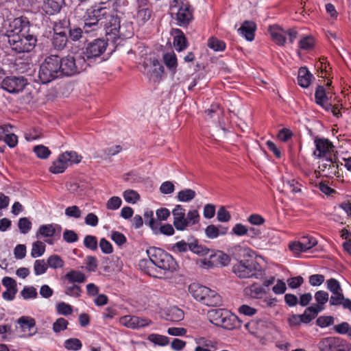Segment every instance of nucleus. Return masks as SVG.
Here are the masks:
<instances>
[{
	"instance_id": "f257e3e1",
	"label": "nucleus",
	"mask_w": 351,
	"mask_h": 351,
	"mask_svg": "<svg viewBox=\"0 0 351 351\" xmlns=\"http://www.w3.org/2000/svg\"><path fill=\"white\" fill-rule=\"evenodd\" d=\"M29 22L26 17L14 19L6 31L8 41L17 53L31 51L36 46L37 38L29 34Z\"/></svg>"
},
{
	"instance_id": "f03ea898",
	"label": "nucleus",
	"mask_w": 351,
	"mask_h": 351,
	"mask_svg": "<svg viewBox=\"0 0 351 351\" xmlns=\"http://www.w3.org/2000/svg\"><path fill=\"white\" fill-rule=\"evenodd\" d=\"M106 2L101 1L88 8L83 3L78 4L75 10V16L84 21V31L90 33L97 29L99 22L105 17L108 12V8L104 6Z\"/></svg>"
},
{
	"instance_id": "7ed1b4c3",
	"label": "nucleus",
	"mask_w": 351,
	"mask_h": 351,
	"mask_svg": "<svg viewBox=\"0 0 351 351\" xmlns=\"http://www.w3.org/2000/svg\"><path fill=\"white\" fill-rule=\"evenodd\" d=\"M232 272L240 278L262 279L265 276L264 268L254 258L239 261L232 267Z\"/></svg>"
},
{
	"instance_id": "20e7f679",
	"label": "nucleus",
	"mask_w": 351,
	"mask_h": 351,
	"mask_svg": "<svg viewBox=\"0 0 351 351\" xmlns=\"http://www.w3.org/2000/svg\"><path fill=\"white\" fill-rule=\"evenodd\" d=\"M60 57L57 55H50L45 58L40 64L38 77L40 82L47 84L51 81L61 77L62 73L60 71Z\"/></svg>"
},
{
	"instance_id": "39448f33",
	"label": "nucleus",
	"mask_w": 351,
	"mask_h": 351,
	"mask_svg": "<svg viewBox=\"0 0 351 351\" xmlns=\"http://www.w3.org/2000/svg\"><path fill=\"white\" fill-rule=\"evenodd\" d=\"M189 290L196 300L204 305L215 306L221 303V297L215 291L207 287L193 283L189 285Z\"/></svg>"
},
{
	"instance_id": "423d86ee",
	"label": "nucleus",
	"mask_w": 351,
	"mask_h": 351,
	"mask_svg": "<svg viewBox=\"0 0 351 351\" xmlns=\"http://www.w3.org/2000/svg\"><path fill=\"white\" fill-rule=\"evenodd\" d=\"M147 254L152 264L165 271L173 272L178 267L177 262L173 257L161 248L150 247Z\"/></svg>"
},
{
	"instance_id": "0eeeda50",
	"label": "nucleus",
	"mask_w": 351,
	"mask_h": 351,
	"mask_svg": "<svg viewBox=\"0 0 351 351\" xmlns=\"http://www.w3.org/2000/svg\"><path fill=\"white\" fill-rule=\"evenodd\" d=\"M60 71L62 73V77L64 75L71 76L78 73L86 69V59L84 56H77L74 58L71 56L60 58Z\"/></svg>"
},
{
	"instance_id": "6e6552de",
	"label": "nucleus",
	"mask_w": 351,
	"mask_h": 351,
	"mask_svg": "<svg viewBox=\"0 0 351 351\" xmlns=\"http://www.w3.org/2000/svg\"><path fill=\"white\" fill-rule=\"evenodd\" d=\"M141 72L150 82L159 83L164 73V67L156 58H150L143 64Z\"/></svg>"
},
{
	"instance_id": "1a4fd4ad",
	"label": "nucleus",
	"mask_w": 351,
	"mask_h": 351,
	"mask_svg": "<svg viewBox=\"0 0 351 351\" xmlns=\"http://www.w3.org/2000/svg\"><path fill=\"white\" fill-rule=\"evenodd\" d=\"M318 347L320 351H350V345L340 337H328L322 339Z\"/></svg>"
},
{
	"instance_id": "9d476101",
	"label": "nucleus",
	"mask_w": 351,
	"mask_h": 351,
	"mask_svg": "<svg viewBox=\"0 0 351 351\" xmlns=\"http://www.w3.org/2000/svg\"><path fill=\"white\" fill-rule=\"evenodd\" d=\"M27 80L23 76L10 75L5 77L1 82V88L9 93L18 94L27 85Z\"/></svg>"
},
{
	"instance_id": "9b49d317",
	"label": "nucleus",
	"mask_w": 351,
	"mask_h": 351,
	"mask_svg": "<svg viewBox=\"0 0 351 351\" xmlns=\"http://www.w3.org/2000/svg\"><path fill=\"white\" fill-rule=\"evenodd\" d=\"M126 3L125 0H113V12H116L115 15L111 13V36L114 35L113 39L117 38V32L120 29V19L123 14V8L127 5Z\"/></svg>"
},
{
	"instance_id": "f8f14e48",
	"label": "nucleus",
	"mask_w": 351,
	"mask_h": 351,
	"mask_svg": "<svg viewBox=\"0 0 351 351\" xmlns=\"http://www.w3.org/2000/svg\"><path fill=\"white\" fill-rule=\"evenodd\" d=\"M69 23V20L64 19L56 24L53 27V35L51 38V44L56 50L61 51L64 49L68 42L67 32H58L62 27V24L66 25Z\"/></svg>"
},
{
	"instance_id": "ddd939ff",
	"label": "nucleus",
	"mask_w": 351,
	"mask_h": 351,
	"mask_svg": "<svg viewBox=\"0 0 351 351\" xmlns=\"http://www.w3.org/2000/svg\"><path fill=\"white\" fill-rule=\"evenodd\" d=\"M315 150L313 155L317 158H325L333 155L334 145L328 138L316 136L314 140Z\"/></svg>"
},
{
	"instance_id": "4468645a",
	"label": "nucleus",
	"mask_w": 351,
	"mask_h": 351,
	"mask_svg": "<svg viewBox=\"0 0 351 351\" xmlns=\"http://www.w3.org/2000/svg\"><path fill=\"white\" fill-rule=\"evenodd\" d=\"M176 20L177 24L181 27H186L193 19V10L189 2L178 5Z\"/></svg>"
},
{
	"instance_id": "2eb2a0df",
	"label": "nucleus",
	"mask_w": 351,
	"mask_h": 351,
	"mask_svg": "<svg viewBox=\"0 0 351 351\" xmlns=\"http://www.w3.org/2000/svg\"><path fill=\"white\" fill-rule=\"evenodd\" d=\"M121 325L132 329H139L149 326L151 319L143 318L135 315H125L119 319Z\"/></svg>"
},
{
	"instance_id": "dca6fc26",
	"label": "nucleus",
	"mask_w": 351,
	"mask_h": 351,
	"mask_svg": "<svg viewBox=\"0 0 351 351\" xmlns=\"http://www.w3.org/2000/svg\"><path fill=\"white\" fill-rule=\"evenodd\" d=\"M107 47V41L102 39H95L88 44L86 49L85 56L88 60L99 57L106 51Z\"/></svg>"
},
{
	"instance_id": "f3484780",
	"label": "nucleus",
	"mask_w": 351,
	"mask_h": 351,
	"mask_svg": "<svg viewBox=\"0 0 351 351\" xmlns=\"http://www.w3.org/2000/svg\"><path fill=\"white\" fill-rule=\"evenodd\" d=\"M328 289L332 293L330 298V304L332 306H338L340 300L343 299V294L339 281L335 278H330L326 281Z\"/></svg>"
},
{
	"instance_id": "a211bd4d",
	"label": "nucleus",
	"mask_w": 351,
	"mask_h": 351,
	"mask_svg": "<svg viewBox=\"0 0 351 351\" xmlns=\"http://www.w3.org/2000/svg\"><path fill=\"white\" fill-rule=\"evenodd\" d=\"M138 4L136 19L140 25H144L149 20L152 12L147 0H138Z\"/></svg>"
},
{
	"instance_id": "6ab92c4d",
	"label": "nucleus",
	"mask_w": 351,
	"mask_h": 351,
	"mask_svg": "<svg viewBox=\"0 0 351 351\" xmlns=\"http://www.w3.org/2000/svg\"><path fill=\"white\" fill-rule=\"evenodd\" d=\"M328 94L329 92L326 93V90L323 86L319 85L316 88L315 93V101L317 105L321 106L327 112H329V109L332 108L331 103L328 102Z\"/></svg>"
},
{
	"instance_id": "aec40b11",
	"label": "nucleus",
	"mask_w": 351,
	"mask_h": 351,
	"mask_svg": "<svg viewBox=\"0 0 351 351\" xmlns=\"http://www.w3.org/2000/svg\"><path fill=\"white\" fill-rule=\"evenodd\" d=\"M172 215L173 216V226L177 230H182V226L185 224L184 223L185 219V209L182 205H176L174 209L172 210Z\"/></svg>"
},
{
	"instance_id": "412c9836",
	"label": "nucleus",
	"mask_w": 351,
	"mask_h": 351,
	"mask_svg": "<svg viewBox=\"0 0 351 351\" xmlns=\"http://www.w3.org/2000/svg\"><path fill=\"white\" fill-rule=\"evenodd\" d=\"M266 293L267 290L256 283H253L244 289L245 295L252 299H261Z\"/></svg>"
},
{
	"instance_id": "4be33fe9",
	"label": "nucleus",
	"mask_w": 351,
	"mask_h": 351,
	"mask_svg": "<svg viewBox=\"0 0 351 351\" xmlns=\"http://www.w3.org/2000/svg\"><path fill=\"white\" fill-rule=\"evenodd\" d=\"M269 32L274 42L282 46L286 41V31L278 25H272L269 27Z\"/></svg>"
},
{
	"instance_id": "5701e85b",
	"label": "nucleus",
	"mask_w": 351,
	"mask_h": 351,
	"mask_svg": "<svg viewBox=\"0 0 351 351\" xmlns=\"http://www.w3.org/2000/svg\"><path fill=\"white\" fill-rule=\"evenodd\" d=\"M256 30V25L252 21H245L238 32L243 35L246 40L252 41L254 38V32Z\"/></svg>"
},
{
	"instance_id": "b1692460",
	"label": "nucleus",
	"mask_w": 351,
	"mask_h": 351,
	"mask_svg": "<svg viewBox=\"0 0 351 351\" xmlns=\"http://www.w3.org/2000/svg\"><path fill=\"white\" fill-rule=\"evenodd\" d=\"M199 220L200 215L197 210L193 209L189 210L186 215H185V219L184 221L185 224L182 226L181 231L185 230L188 227L199 223Z\"/></svg>"
},
{
	"instance_id": "393cba45",
	"label": "nucleus",
	"mask_w": 351,
	"mask_h": 351,
	"mask_svg": "<svg viewBox=\"0 0 351 351\" xmlns=\"http://www.w3.org/2000/svg\"><path fill=\"white\" fill-rule=\"evenodd\" d=\"M312 77L306 67H301L298 71V83L300 86L307 88L311 84Z\"/></svg>"
},
{
	"instance_id": "a878e982",
	"label": "nucleus",
	"mask_w": 351,
	"mask_h": 351,
	"mask_svg": "<svg viewBox=\"0 0 351 351\" xmlns=\"http://www.w3.org/2000/svg\"><path fill=\"white\" fill-rule=\"evenodd\" d=\"M64 5V0H46L45 2L46 12L49 14L58 13Z\"/></svg>"
},
{
	"instance_id": "bb28decb",
	"label": "nucleus",
	"mask_w": 351,
	"mask_h": 351,
	"mask_svg": "<svg viewBox=\"0 0 351 351\" xmlns=\"http://www.w3.org/2000/svg\"><path fill=\"white\" fill-rule=\"evenodd\" d=\"M145 223L154 231L156 232L160 223L154 217V212L152 210H146L143 214Z\"/></svg>"
},
{
	"instance_id": "cd10ccee",
	"label": "nucleus",
	"mask_w": 351,
	"mask_h": 351,
	"mask_svg": "<svg viewBox=\"0 0 351 351\" xmlns=\"http://www.w3.org/2000/svg\"><path fill=\"white\" fill-rule=\"evenodd\" d=\"M163 60L166 66L175 74L178 66L177 58L174 53H166L163 56Z\"/></svg>"
},
{
	"instance_id": "c85d7f7f",
	"label": "nucleus",
	"mask_w": 351,
	"mask_h": 351,
	"mask_svg": "<svg viewBox=\"0 0 351 351\" xmlns=\"http://www.w3.org/2000/svg\"><path fill=\"white\" fill-rule=\"evenodd\" d=\"M178 33L174 37L173 45L176 50L180 51L187 47V40L184 34L180 29H176Z\"/></svg>"
},
{
	"instance_id": "c756f323",
	"label": "nucleus",
	"mask_w": 351,
	"mask_h": 351,
	"mask_svg": "<svg viewBox=\"0 0 351 351\" xmlns=\"http://www.w3.org/2000/svg\"><path fill=\"white\" fill-rule=\"evenodd\" d=\"M196 193L191 189L181 190L178 193L177 199L179 202H189L195 198Z\"/></svg>"
},
{
	"instance_id": "7c9ffc66",
	"label": "nucleus",
	"mask_w": 351,
	"mask_h": 351,
	"mask_svg": "<svg viewBox=\"0 0 351 351\" xmlns=\"http://www.w3.org/2000/svg\"><path fill=\"white\" fill-rule=\"evenodd\" d=\"M147 339L155 345L159 346H165L169 344V339L167 336L158 335V334H150Z\"/></svg>"
},
{
	"instance_id": "2f4dec72",
	"label": "nucleus",
	"mask_w": 351,
	"mask_h": 351,
	"mask_svg": "<svg viewBox=\"0 0 351 351\" xmlns=\"http://www.w3.org/2000/svg\"><path fill=\"white\" fill-rule=\"evenodd\" d=\"M66 279L71 282L82 283L86 280L85 275L76 270H71L65 275Z\"/></svg>"
},
{
	"instance_id": "473e14b6",
	"label": "nucleus",
	"mask_w": 351,
	"mask_h": 351,
	"mask_svg": "<svg viewBox=\"0 0 351 351\" xmlns=\"http://www.w3.org/2000/svg\"><path fill=\"white\" fill-rule=\"evenodd\" d=\"M322 158V160L319 165V169H320V171L325 173L326 175L327 173L328 168L332 165L333 162H336V160H337L338 159L336 154H333Z\"/></svg>"
},
{
	"instance_id": "72a5a7b5",
	"label": "nucleus",
	"mask_w": 351,
	"mask_h": 351,
	"mask_svg": "<svg viewBox=\"0 0 351 351\" xmlns=\"http://www.w3.org/2000/svg\"><path fill=\"white\" fill-rule=\"evenodd\" d=\"M64 262L58 255L53 254L47 259L48 267L53 269H59L64 267Z\"/></svg>"
},
{
	"instance_id": "f704fd0d",
	"label": "nucleus",
	"mask_w": 351,
	"mask_h": 351,
	"mask_svg": "<svg viewBox=\"0 0 351 351\" xmlns=\"http://www.w3.org/2000/svg\"><path fill=\"white\" fill-rule=\"evenodd\" d=\"M64 348L69 350L77 351L82 348L81 341L77 338H70L64 341Z\"/></svg>"
},
{
	"instance_id": "c9c22d12",
	"label": "nucleus",
	"mask_w": 351,
	"mask_h": 351,
	"mask_svg": "<svg viewBox=\"0 0 351 351\" xmlns=\"http://www.w3.org/2000/svg\"><path fill=\"white\" fill-rule=\"evenodd\" d=\"M123 197L125 202L135 204L140 199V195L134 190L128 189L123 192Z\"/></svg>"
},
{
	"instance_id": "e433bc0d",
	"label": "nucleus",
	"mask_w": 351,
	"mask_h": 351,
	"mask_svg": "<svg viewBox=\"0 0 351 351\" xmlns=\"http://www.w3.org/2000/svg\"><path fill=\"white\" fill-rule=\"evenodd\" d=\"M208 46L215 51H221L226 49L225 43L214 37L208 39Z\"/></svg>"
},
{
	"instance_id": "4c0bfd02",
	"label": "nucleus",
	"mask_w": 351,
	"mask_h": 351,
	"mask_svg": "<svg viewBox=\"0 0 351 351\" xmlns=\"http://www.w3.org/2000/svg\"><path fill=\"white\" fill-rule=\"evenodd\" d=\"M189 250L195 254L199 256L207 255L209 252V249L204 245H199L197 241L190 243Z\"/></svg>"
},
{
	"instance_id": "58836bf2",
	"label": "nucleus",
	"mask_w": 351,
	"mask_h": 351,
	"mask_svg": "<svg viewBox=\"0 0 351 351\" xmlns=\"http://www.w3.org/2000/svg\"><path fill=\"white\" fill-rule=\"evenodd\" d=\"M45 250V245L43 242L37 241L32 245L31 256L34 258L39 257L44 254Z\"/></svg>"
},
{
	"instance_id": "ea45409f",
	"label": "nucleus",
	"mask_w": 351,
	"mask_h": 351,
	"mask_svg": "<svg viewBox=\"0 0 351 351\" xmlns=\"http://www.w3.org/2000/svg\"><path fill=\"white\" fill-rule=\"evenodd\" d=\"M21 295L25 300L35 299L38 296V293L36 288L30 286L25 287L21 291Z\"/></svg>"
},
{
	"instance_id": "a19ab883",
	"label": "nucleus",
	"mask_w": 351,
	"mask_h": 351,
	"mask_svg": "<svg viewBox=\"0 0 351 351\" xmlns=\"http://www.w3.org/2000/svg\"><path fill=\"white\" fill-rule=\"evenodd\" d=\"M300 241L305 251L311 249L317 244L316 239L311 236L302 237L300 239Z\"/></svg>"
},
{
	"instance_id": "79ce46f5",
	"label": "nucleus",
	"mask_w": 351,
	"mask_h": 351,
	"mask_svg": "<svg viewBox=\"0 0 351 351\" xmlns=\"http://www.w3.org/2000/svg\"><path fill=\"white\" fill-rule=\"evenodd\" d=\"M38 234L44 237H53L56 234V227L53 224L42 225L40 226Z\"/></svg>"
},
{
	"instance_id": "37998d69",
	"label": "nucleus",
	"mask_w": 351,
	"mask_h": 351,
	"mask_svg": "<svg viewBox=\"0 0 351 351\" xmlns=\"http://www.w3.org/2000/svg\"><path fill=\"white\" fill-rule=\"evenodd\" d=\"M34 152L36 154V155L38 156V158H41V159H46L51 154V152L48 149V147H47L43 145H39L35 146L34 148Z\"/></svg>"
},
{
	"instance_id": "c03bdc74",
	"label": "nucleus",
	"mask_w": 351,
	"mask_h": 351,
	"mask_svg": "<svg viewBox=\"0 0 351 351\" xmlns=\"http://www.w3.org/2000/svg\"><path fill=\"white\" fill-rule=\"evenodd\" d=\"M225 311V309L218 308V309H213L209 311V317L210 318V322L215 324L217 325L219 320L223 317V314Z\"/></svg>"
},
{
	"instance_id": "a18cd8bd",
	"label": "nucleus",
	"mask_w": 351,
	"mask_h": 351,
	"mask_svg": "<svg viewBox=\"0 0 351 351\" xmlns=\"http://www.w3.org/2000/svg\"><path fill=\"white\" fill-rule=\"evenodd\" d=\"M237 317L230 313L228 317L224 321V322L221 323L220 327L228 330H232L237 327Z\"/></svg>"
},
{
	"instance_id": "49530a36",
	"label": "nucleus",
	"mask_w": 351,
	"mask_h": 351,
	"mask_svg": "<svg viewBox=\"0 0 351 351\" xmlns=\"http://www.w3.org/2000/svg\"><path fill=\"white\" fill-rule=\"evenodd\" d=\"M18 227L22 234H27L32 228V222L27 217L19 220Z\"/></svg>"
},
{
	"instance_id": "de8ad7c7",
	"label": "nucleus",
	"mask_w": 351,
	"mask_h": 351,
	"mask_svg": "<svg viewBox=\"0 0 351 351\" xmlns=\"http://www.w3.org/2000/svg\"><path fill=\"white\" fill-rule=\"evenodd\" d=\"M48 265L43 259H38L34 262V270L36 275H41L46 272Z\"/></svg>"
},
{
	"instance_id": "09e8293b",
	"label": "nucleus",
	"mask_w": 351,
	"mask_h": 351,
	"mask_svg": "<svg viewBox=\"0 0 351 351\" xmlns=\"http://www.w3.org/2000/svg\"><path fill=\"white\" fill-rule=\"evenodd\" d=\"M111 240H112L118 246L121 247L127 242L125 236L117 231H113L111 233Z\"/></svg>"
},
{
	"instance_id": "8fccbe9b",
	"label": "nucleus",
	"mask_w": 351,
	"mask_h": 351,
	"mask_svg": "<svg viewBox=\"0 0 351 351\" xmlns=\"http://www.w3.org/2000/svg\"><path fill=\"white\" fill-rule=\"evenodd\" d=\"M69 322L64 318H58L53 324V330L58 333L66 329Z\"/></svg>"
},
{
	"instance_id": "3c124183",
	"label": "nucleus",
	"mask_w": 351,
	"mask_h": 351,
	"mask_svg": "<svg viewBox=\"0 0 351 351\" xmlns=\"http://www.w3.org/2000/svg\"><path fill=\"white\" fill-rule=\"evenodd\" d=\"M17 322L21 328H27L29 329L34 328L36 325L35 320L29 317H21L17 320Z\"/></svg>"
},
{
	"instance_id": "603ef678",
	"label": "nucleus",
	"mask_w": 351,
	"mask_h": 351,
	"mask_svg": "<svg viewBox=\"0 0 351 351\" xmlns=\"http://www.w3.org/2000/svg\"><path fill=\"white\" fill-rule=\"evenodd\" d=\"M315 45L314 38L312 36H306L300 40V47L304 50H309Z\"/></svg>"
},
{
	"instance_id": "864d4df0",
	"label": "nucleus",
	"mask_w": 351,
	"mask_h": 351,
	"mask_svg": "<svg viewBox=\"0 0 351 351\" xmlns=\"http://www.w3.org/2000/svg\"><path fill=\"white\" fill-rule=\"evenodd\" d=\"M217 217L218 221L220 222H228L230 220L231 215L225 207L221 206L217 211Z\"/></svg>"
},
{
	"instance_id": "5fc2aeb1",
	"label": "nucleus",
	"mask_w": 351,
	"mask_h": 351,
	"mask_svg": "<svg viewBox=\"0 0 351 351\" xmlns=\"http://www.w3.org/2000/svg\"><path fill=\"white\" fill-rule=\"evenodd\" d=\"M334 323V318L332 316H320L316 320V324L321 328L329 326Z\"/></svg>"
},
{
	"instance_id": "6e6d98bb",
	"label": "nucleus",
	"mask_w": 351,
	"mask_h": 351,
	"mask_svg": "<svg viewBox=\"0 0 351 351\" xmlns=\"http://www.w3.org/2000/svg\"><path fill=\"white\" fill-rule=\"evenodd\" d=\"M57 312L60 315H69L72 313V308L71 305L66 304L65 302H60L56 306Z\"/></svg>"
},
{
	"instance_id": "4d7b16f0",
	"label": "nucleus",
	"mask_w": 351,
	"mask_h": 351,
	"mask_svg": "<svg viewBox=\"0 0 351 351\" xmlns=\"http://www.w3.org/2000/svg\"><path fill=\"white\" fill-rule=\"evenodd\" d=\"M315 299L317 302V305L324 306L328 300V293L324 291H318L315 294Z\"/></svg>"
},
{
	"instance_id": "13d9d810",
	"label": "nucleus",
	"mask_w": 351,
	"mask_h": 351,
	"mask_svg": "<svg viewBox=\"0 0 351 351\" xmlns=\"http://www.w3.org/2000/svg\"><path fill=\"white\" fill-rule=\"evenodd\" d=\"M84 244L87 247L92 250L97 249V238L92 235H87L84 239Z\"/></svg>"
},
{
	"instance_id": "bf43d9fd",
	"label": "nucleus",
	"mask_w": 351,
	"mask_h": 351,
	"mask_svg": "<svg viewBox=\"0 0 351 351\" xmlns=\"http://www.w3.org/2000/svg\"><path fill=\"white\" fill-rule=\"evenodd\" d=\"M205 234L208 239H216L219 236L217 226L213 224L208 225L205 229Z\"/></svg>"
},
{
	"instance_id": "052dcab7",
	"label": "nucleus",
	"mask_w": 351,
	"mask_h": 351,
	"mask_svg": "<svg viewBox=\"0 0 351 351\" xmlns=\"http://www.w3.org/2000/svg\"><path fill=\"white\" fill-rule=\"evenodd\" d=\"M82 212L78 206H71L65 209V215L69 217L80 218Z\"/></svg>"
},
{
	"instance_id": "680f3d73",
	"label": "nucleus",
	"mask_w": 351,
	"mask_h": 351,
	"mask_svg": "<svg viewBox=\"0 0 351 351\" xmlns=\"http://www.w3.org/2000/svg\"><path fill=\"white\" fill-rule=\"evenodd\" d=\"M66 169V165H63V163L58 159L56 161L53 162L52 165L49 168V171L53 173H60L64 172Z\"/></svg>"
},
{
	"instance_id": "e2e57ef3",
	"label": "nucleus",
	"mask_w": 351,
	"mask_h": 351,
	"mask_svg": "<svg viewBox=\"0 0 351 351\" xmlns=\"http://www.w3.org/2000/svg\"><path fill=\"white\" fill-rule=\"evenodd\" d=\"M239 313L246 316H253L257 313V309L247 304L241 305L239 309Z\"/></svg>"
},
{
	"instance_id": "0e129e2a",
	"label": "nucleus",
	"mask_w": 351,
	"mask_h": 351,
	"mask_svg": "<svg viewBox=\"0 0 351 351\" xmlns=\"http://www.w3.org/2000/svg\"><path fill=\"white\" fill-rule=\"evenodd\" d=\"M232 232L237 236L247 235L248 228L242 223H237L232 228Z\"/></svg>"
},
{
	"instance_id": "69168bd1",
	"label": "nucleus",
	"mask_w": 351,
	"mask_h": 351,
	"mask_svg": "<svg viewBox=\"0 0 351 351\" xmlns=\"http://www.w3.org/2000/svg\"><path fill=\"white\" fill-rule=\"evenodd\" d=\"M325 278L322 274H313L309 276V283L311 286L317 287L324 282Z\"/></svg>"
},
{
	"instance_id": "338daca9",
	"label": "nucleus",
	"mask_w": 351,
	"mask_h": 351,
	"mask_svg": "<svg viewBox=\"0 0 351 351\" xmlns=\"http://www.w3.org/2000/svg\"><path fill=\"white\" fill-rule=\"evenodd\" d=\"M3 140L10 147H14L18 143V137L13 133H8Z\"/></svg>"
},
{
	"instance_id": "774afa93",
	"label": "nucleus",
	"mask_w": 351,
	"mask_h": 351,
	"mask_svg": "<svg viewBox=\"0 0 351 351\" xmlns=\"http://www.w3.org/2000/svg\"><path fill=\"white\" fill-rule=\"evenodd\" d=\"M287 290L285 282L282 280L278 279L276 284L272 287V291L276 294H283Z\"/></svg>"
}]
</instances>
